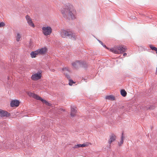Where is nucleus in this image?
Listing matches in <instances>:
<instances>
[{
    "label": "nucleus",
    "mask_w": 157,
    "mask_h": 157,
    "mask_svg": "<svg viewBox=\"0 0 157 157\" xmlns=\"http://www.w3.org/2000/svg\"><path fill=\"white\" fill-rule=\"evenodd\" d=\"M5 26V24L3 22H2L0 23V27H3Z\"/></svg>",
    "instance_id": "5701e85b"
},
{
    "label": "nucleus",
    "mask_w": 157,
    "mask_h": 157,
    "mask_svg": "<svg viewBox=\"0 0 157 157\" xmlns=\"http://www.w3.org/2000/svg\"><path fill=\"white\" fill-rule=\"evenodd\" d=\"M62 71H68V69L66 68H64L62 69Z\"/></svg>",
    "instance_id": "393cba45"
},
{
    "label": "nucleus",
    "mask_w": 157,
    "mask_h": 157,
    "mask_svg": "<svg viewBox=\"0 0 157 157\" xmlns=\"http://www.w3.org/2000/svg\"><path fill=\"white\" fill-rule=\"evenodd\" d=\"M66 76L67 77V78L69 79H69L70 78V76L69 75H66Z\"/></svg>",
    "instance_id": "bb28decb"
},
{
    "label": "nucleus",
    "mask_w": 157,
    "mask_h": 157,
    "mask_svg": "<svg viewBox=\"0 0 157 157\" xmlns=\"http://www.w3.org/2000/svg\"><path fill=\"white\" fill-rule=\"evenodd\" d=\"M64 17L73 20L76 18V12L72 6H63L60 10Z\"/></svg>",
    "instance_id": "f257e3e1"
},
{
    "label": "nucleus",
    "mask_w": 157,
    "mask_h": 157,
    "mask_svg": "<svg viewBox=\"0 0 157 157\" xmlns=\"http://www.w3.org/2000/svg\"><path fill=\"white\" fill-rule=\"evenodd\" d=\"M150 47L151 48L152 50H154L155 51H156L157 50V48H156L155 47H153L151 45H150Z\"/></svg>",
    "instance_id": "4be33fe9"
},
{
    "label": "nucleus",
    "mask_w": 157,
    "mask_h": 157,
    "mask_svg": "<svg viewBox=\"0 0 157 157\" xmlns=\"http://www.w3.org/2000/svg\"><path fill=\"white\" fill-rule=\"evenodd\" d=\"M28 94L30 97H33L37 100H40L43 103L45 104L48 106H51V104L49 103L47 101L42 99L41 97L33 93L29 92L28 93Z\"/></svg>",
    "instance_id": "f03ea898"
},
{
    "label": "nucleus",
    "mask_w": 157,
    "mask_h": 157,
    "mask_svg": "<svg viewBox=\"0 0 157 157\" xmlns=\"http://www.w3.org/2000/svg\"><path fill=\"white\" fill-rule=\"evenodd\" d=\"M42 32L44 35L47 36L51 34L52 32V29L50 26H45L42 27Z\"/></svg>",
    "instance_id": "7ed1b4c3"
},
{
    "label": "nucleus",
    "mask_w": 157,
    "mask_h": 157,
    "mask_svg": "<svg viewBox=\"0 0 157 157\" xmlns=\"http://www.w3.org/2000/svg\"><path fill=\"white\" fill-rule=\"evenodd\" d=\"M63 73H64V74H65V72H63Z\"/></svg>",
    "instance_id": "473e14b6"
},
{
    "label": "nucleus",
    "mask_w": 157,
    "mask_h": 157,
    "mask_svg": "<svg viewBox=\"0 0 157 157\" xmlns=\"http://www.w3.org/2000/svg\"><path fill=\"white\" fill-rule=\"evenodd\" d=\"M123 141H124L123 140H121L120 142L119 143V146H120L121 145L123 144Z\"/></svg>",
    "instance_id": "b1692460"
},
{
    "label": "nucleus",
    "mask_w": 157,
    "mask_h": 157,
    "mask_svg": "<svg viewBox=\"0 0 157 157\" xmlns=\"http://www.w3.org/2000/svg\"><path fill=\"white\" fill-rule=\"evenodd\" d=\"M77 110L76 108L71 107V116L72 117H74L75 116L77 113Z\"/></svg>",
    "instance_id": "9b49d317"
},
{
    "label": "nucleus",
    "mask_w": 157,
    "mask_h": 157,
    "mask_svg": "<svg viewBox=\"0 0 157 157\" xmlns=\"http://www.w3.org/2000/svg\"><path fill=\"white\" fill-rule=\"evenodd\" d=\"M110 51L116 54H119V50L118 49V47H114L110 49Z\"/></svg>",
    "instance_id": "2eb2a0df"
},
{
    "label": "nucleus",
    "mask_w": 157,
    "mask_h": 157,
    "mask_svg": "<svg viewBox=\"0 0 157 157\" xmlns=\"http://www.w3.org/2000/svg\"><path fill=\"white\" fill-rule=\"evenodd\" d=\"M71 33V31L67 30H61L60 31L61 36L63 38L70 36Z\"/></svg>",
    "instance_id": "39448f33"
},
{
    "label": "nucleus",
    "mask_w": 157,
    "mask_h": 157,
    "mask_svg": "<svg viewBox=\"0 0 157 157\" xmlns=\"http://www.w3.org/2000/svg\"><path fill=\"white\" fill-rule=\"evenodd\" d=\"M10 115V113L6 111L0 109V116L2 117H7Z\"/></svg>",
    "instance_id": "1a4fd4ad"
},
{
    "label": "nucleus",
    "mask_w": 157,
    "mask_h": 157,
    "mask_svg": "<svg viewBox=\"0 0 157 157\" xmlns=\"http://www.w3.org/2000/svg\"><path fill=\"white\" fill-rule=\"evenodd\" d=\"M41 71H38L36 73H33L31 76V79L33 81H37L40 79L42 77Z\"/></svg>",
    "instance_id": "20e7f679"
},
{
    "label": "nucleus",
    "mask_w": 157,
    "mask_h": 157,
    "mask_svg": "<svg viewBox=\"0 0 157 157\" xmlns=\"http://www.w3.org/2000/svg\"><path fill=\"white\" fill-rule=\"evenodd\" d=\"M70 36H71V38L73 40H75L76 39V35L75 33H72L71 32Z\"/></svg>",
    "instance_id": "a211bd4d"
},
{
    "label": "nucleus",
    "mask_w": 157,
    "mask_h": 157,
    "mask_svg": "<svg viewBox=\"0 0 157 157\" xmlns=\"http://www.w3.org/2000/svg\"><path fill=\"white\" fill-rule=\"evenodd\" d=\"M127 55V53H124V54H123V56H125Z\"/></svg>",
    "instance_id": "c85d7f7f"
},
{
    "label": "nucleus",
    "mask_w": 157,
    "mask_h": 157,
    "mask_svg": "<svg viewBox=\"0 0 157 157\" xmlns=\"http://www.w3.org/2000/svg\"><path fill=\"white\" fill-rule=\"evenodd\" d=\"M121 94L123 97H125L127 95V92L124 90H121Z\"/></svg>",
    "instance_id": "6ab92c4d"
},
{
    "label": "nucleus",
    "mask_w": 157,
    "mask_h": 157,
    "mask_svg": "<svg viewBox=\"0 0 157 157\" xmlns=\"http://www.w3.org/2000/svg\"><path fill=\"white\" fill-rule=\"evenodd\" d=\"M21 36L19 33H17L16 36V40L17 41H19L20 40Z\"/></svg>",
    "instance_id": "aec40b11"
},
{
    "label": "nucleus",
    "mask_w": 157,
    "mask_h": 157,
    "mask_svg": "<svg viewBox=\"0 0 157 157\" xmlns=\"http://www.w3.org/2000/svg\"><path fill=\"white\" fill-rule=\"evenodd\" d=\"M118 49L119 50V54L124 52L127 49V48L124 45H121L118 46Z\"/></svg>",
    "instance_id": "9d476101"
},
{
    "label": "nucleus",
    "mask_w": 157,
    "mask_h": 157,
    "mask_svg": "<svg viewBox=\"0 0 157 157\" xmlns=\"http://www.w3.org/2000/svg\"><path fill=\"white\" fill-rule=\"evenodd\" d=\"M72 66L75 68H76L82 65V63L78 61H76L73 62L72 63Z\"/></svg>",
    "instance_id": "f8f14e48"
},
{
    "label": "nucleus",
    "mask_w": 157,
    "mask_h": 157,
    "mask_svg": "<svg viewBox=\"0 0 157 157\" xmlns=\"http://www.w3.org/2000/svg\"><path fill=\"white\" fill-rule=\"evenodd\" d=\"M39 55L38 52L37 50L35 51L32 52L30 53V56L32 58L36 57L37 55Z\"/></svg>",
    "instance_id": "4468645a"
},
{
    "label": "nucleus",
    "mask_w": 157,
    "mask_h": 157,
    "mask_svg": "<svg viewBox=\"0 0 157 157\" xmlns=\"http://www.w3.org/2000/svg\"><path fill=\"white\" fill-rule=\"evenodd\" d=\"M37 50L38 52L39 55H44L46 53L47 49L46 47H44Z\"/></svg>",
    "instance_id": "423d86ee"
},
{
    "label": "nucleus",
    "mask_w": 157,
    "mask_h": 157,
    "mask_svg": "<svg viewBox=\"0 0 157 157\" xmlns=\"http://www.w3.org/2000/svg\"><path fill=\"white\" fill-rule=\"evenodd\" d=\"M75 82H74L72 80L69 79V84L70 86H72L73 83H75Z\"/></svg>",
    "instance_id": "412c9836"
},
{
    "label": "nucleus",
    "mask_w": 157,
    "mask_h": 157,
    "mask_svg": "<svg viewBox=\"0 0 157 157\" xmlns=\"http://www.w3.org/2000/svg\"><path fill=\"white\" fill-rule=\"evenodd\" d=\"M149 108L151 109H153L154 108V107L152 106L151 108L150 107Z\"/></svg>",
    "instance_id": "cd10ccee"
},
{
    "label": "nucleus",
    "mask_w": 157,
    "mask_h": 157,
    "mask_svg": "<svg viewBox=\"0 0 157 157\" xmlns=\"http://www.w3.org/2000/svg\"><path fill=\"white\" fill-rule=\"evenodd\" d=\"M105 98L108 100L113 101L114 100L115 97L113 95H110L106 96L105 97Z\"/></svg>",
    "instance_id": "f3484780"
},
{
    "label": "nucleus",
    "mask_w": 157,
    "mask_h": 157,
    "mask_svg": "<svg viewBox=\"0 0 157 157\" xmlns=\"http://www.w3.org/2000/svg\"><path fill=\"white\" fill-rule=\"evenodd\" d=\"M116 136L114 134H112L110 137V139L109 140V143L110 144L116 140Z\"/></svg>",
    "instance_id": "ddd939ff"
},
{
    "label": "nucleus",
    "mask_w": 157,
    "mask_h": 157,
    "mask_svg": "<svg viewBox=\"0 0 157 157\" xmlns=\"http://www.w3.org/2000/svg\"><path fill=\"white\" fill-rule=\"evenodd\" d=\"M123 133L122 134V136H121V140H124V137L123 136Z\"/></svg>",
    "instance_id": "a878e982"
},
{
    "label": "nucleus",
    "mask_w": 157,
    "mask_h": 157,
    "mask_svg": "<svg viewBox=\"0 0 157 157\" xmlns=\"http://www.w3.org/2000/svg\"><path fill=\"white\" fill-rule=\"evenodd\" d=\"M156 51V54H157V51Z\"/></svg>",
    "instance_id": "2f4dec72"
},
{
    "label": "nucleus",
    "mask_w": 157,
    "mask_h": 157,
    "mask_svg": "<svg viewBox=\"0 0 157 157\" xmlns=\"http://www.w3.org/2000/svg\"><path fill=\"white\" fill-rule=\"evenodd\" d=\"M19 101L17 100H12L10 103V106L12 107H17L19 105Z\"/></svg>",
    "instance_id": "6e6552de"
},
{
    "label": "nucleus",
    "mask_w": 157,
    "mask_h": 157,
    "mask_svg": "<svg viewBox=\"0 0 157 157\" xmlns=\"http://www.w3.org/2000/svg\"><path fill=\"white\" fill-rule=\"evenodd\" d=\"M100 42L101 43V44L103 45V43L101 42Z\"/></svg>",
    "instance_id": "c756f323"
},
{
    "label": "nucleus",
    "mask_w": 157,
    "mask_h": 157,
    "mask_svg": "<svg viewBox=\"0 0 157 157\" xmlns=\"http://www.w3.org/2000/svg\"><path fill=\"white\" fill-rule=\"evenodd\" d=\"M87 145H86L85 144H78L77 145H75L74 147V148H78L79 147H84L86 146H87Z\"/></svg>",
    "instance_id": "dca6fc26"
},
{
    "label": "nucleus",
    "mask_w": 157,
    "mask_h": 157,
    "mask_svg": "<svg viewBox=\"0 0 157 157\" xmlns=\"http://www.w3.org/2000/svg\"><path fill=\"white\" fill-rule=\"evenodd\" d=\"M104 47H106V46H105V45L104 46Z\"/></svg>",
    "instance_id": "7c9ffc66"
},
{
    "label": "nucleus",
    "mask_w": 157,
    "mask_h": 157,
    "mask_svg": "<svg viewBox=\"0 0 157 157\" xmlns=\"http://www.w3.org/2000/svg\"><path fill=\"white\" fill-rule=\"evenodd\" d=\"M25 18L29 25L33 28H34L35 26V25L32 21V19L29 16L27 15L26 16Z\"/></svg>",
    "instance_id": "0eeeda50"
}]
</instances>
